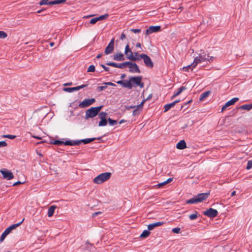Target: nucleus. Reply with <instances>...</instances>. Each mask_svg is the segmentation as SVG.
Instances as JSON below:
<instances>
[{
  "label": "nucleus",
  "mask_w": 252,
  "mask_h": 252,
  "mask_svg": "<svg viewBox=\"0 0 252 252\" xmlns=\"http://www.w3.org/2000/svg\"><path fill=\"white\" fill-rule=\"evenodd\" d=\"M197 218V212L195 211V214H191L189 216V218L191 220H195Z\"/></svg>",
  "instance_id": "obj_39"
},
{
  "label": "nucleus",
  "mask_w": 252,
  "mask_h": 252,
  "mask_svg": "<svg viewBox=\"0 0 252 252\" xmlns=\"http://www.w3.org/2000/svg\"><path fill=\"white\" fill-rule=\"evenodd\" d=\"M106 88H107V86L106 85H105L104 86H99L97 88V90L99 91H103V90L106 89Z\"/></svg>",
  "instance_id": "obj_52"
},
{
  "label": "nucleus",
  "mask_w": 252,
  "mask_h": 252,
  "mask_svg": "<svg viewBox=\"0 0 252 252\" xmlns=\"http://www.w3.org/2000/svg\"><path fill=\"white\" fill-rule=\"evenodd\" d=\"M161 27L160 26H150L145 31V34L146 35L151 34L154 32H157L160 30Z\"/></svg>",
  "instance_id": "obj_13"
},
{
  "label": "nucleus",
  "mask_w": 252,
  "mask_h": 252,
  "mask_svg": "<svg viewBox=\"0 0 252 252\" xmlns=\"http://www.w3.org/2000/svg\"><path fill=\"white\" fill-rule=\"evenodd\" d=\"M46 10V8H42L37 11V13H41L44 11H45Z\"/></svg>",
  "instance_id": "obj_58"
},
{
  "label": "nucleus",
  "mask_w": 252,
  "mask_h": 252,
  "mask_svg": "<svg viewBox=\"0 0 252 252\" xmlns=\"http://www.w3.org/2000/svg\"><path fill=\"white\" fill-rule=\"evenodd\" d=\"M63 90L68 93H72L74 91H77L76 87L72 88H63Z\"/></svg>",
  "instance_id": "obj_34"
},
{
  "label": "nucleus",
  "mask_w": 252,
  "mask_h": 252,
  "mask_svg": "<svg viewBox=\"0 0 252 252\" xmlns=\"http://www.w3.org/2000/svg\"><path fill=\"white\" fill-rule=\"evenodd\" d=\"M95 101L94 98L85 99L80 102L78 106L80 108H86L93 104Z\"/></svg>",
  "instance_id": "obj_9"
},
{
  "label": "nucleus",
  "mask_w": 252,
  "mask_h": 252,
  "mask_svg": "<svg viewBox=\"0 0 252 252\" xmlns=\"http://www.w3.org/2000/svg\"><path fill=\"white\" fill-rule=\"evenodd\" d=\"M7 36V34L5 32L0 31V38L4 39Z\"/></svg>",
  "instance_id": "obj_40"
},
{
  "label": "nucleus",
  "mask_w": 252,
  "mask_h": 252,
  "mask_svg": "<svg viewBox=\"0 0 252 252\" xmlns=\"http://www.w3.org/2000/svg\"><path fill=\"white\" fill-rule=\"evenodd\" d=\"M140 54H138L137 53H134V56H133L134 58L136 59V61H139L140 59H142L140 57Z\"/></svg>",
  "instance_id": "obj_49"
},
{
  "label": "nucleus",
  "mask_w": 252,
  "mask_h": 252,
  "mask_svg": "<svg viewBox=\"0 0 252 252\" xmlns=\"http://www.w3.org/2000/svg\"><path fill=\"white\" fill-rule=\"evenodd\" d=\"M187 89V88L185 86H181L180 87L176 92L174 93V95L172 96V98H173L174 97L179 95L183 91L186 90Z\"/></svg>",
  "instance_id": "obj_23"
},
{
  "label": "nucleus",
  "mask_w": 252,
  "mask_h": 252,
  "mask_svg": "<svg viewBox=\"0 0 252 252\" xmlns=\"http://www.w3.org/2000/svg\"><path fill=\"white\" fill-rule=\"evenodd\" d=\"M129 67V71L131 73H140L141 71L138 65L134 63L131 62H126V67Z\"/></svg>",
  "instance_id": "obj_6"
},
{
  "label": "nucleus",
  "mask_w": 252,
  "mask_h": 252,
  "mask_svg": "<svg viewBox=\"0 0 252 252\" xmlns=\"http://www.w3.org/2000/svg\"><path fill=\"white\" fill-rule=\"evenodd\" d=\"M139 109L140 108H137V107L135 108L134 110L133 111L132 115L133 116H136L139 113Z\"/></svg>",
  "instance_id": "obj_42"
},
{
  "label": "nucleus",
  "mask_w": 252,
  "mask_h": 252,
  "mask_svg": "<svg viewBox=\"0 0 252 252\" xmlns=\"http://www.w3.org/2000/svg\"><path fill=\"white\" fill-rule=\"evenodd\" d=\"M64 142H63V141L59 140H55L52 142V143L54 145L60 146L62 144H64Z\"/></svg>",
  "instance_id": "obj_37"
},
{
  "label": "nucleus",
  "mask_w": 252,
  "mask_h": 252,
  "mask_svg": "<svg viewBox=\"0 0 252 252\" xmlns=\"http://www.w3.org/2000/svg\"><path fill=\"white\" fill-rule=\"evenodd\" d=\"M239 100V98L238 97H234L231 100L228 101L225 103V104L222 106L221 108V111H224L227 107H228L229 106H231L233 104H234L235 102H236Z\"/></svg>",
  "instance_id": "obj_16"
},
{
  "label": "nucleus",
  "mask_w": 252,
  "mask_h": 252,
  "mask_svg": "<svg viewBox=\"0 0 252 252\" xmlns=\"http://www.w3.org/2000/svg\"><path fill=\"white\" fill-rule=\"evenodd\" d=\"M173 180V178H168L167 180H166L164 182H163L162 183H158L157 186L160 188L169 183H170V182H171Z\"/></svg>",
  "instance_id": "obj_32"
},
{
  "label": "nucleus",
  "mask_w": 252,
  "mask_h": 252,
  "mask_svg": "<svg viewBox=\"0 0 252 252\" xmlns=\"http://www.w3.org/2000/svg\"><path fill=\"white\" fill-rule=\"evenodd\" d=\"M209 57V55H207L204 53H200L198 55V58H200L202 62L207 61V58Z\"/></svg>",
  "instance_id": "obj_26"
},
{
  "label": "nucleus",
  "mask_w": 252,
  "mask_h": 252,
  "mask_svg": "<svg viewBox=\"0 0 252 252\" xmlns=\"http://www.w3.org/2000/svg\"><path fill=\"white\" fill-rule=\"evenodd\" d=\"M202 62L201 61L199 58L196 57L194 58L193 62L192 63V68H194L196 65L199 63H202Z\"/></svg>",
  "instance_id": "obj_27"
},
{
  "label": "nucleus",
  "mask_w": 252,
  "mask_h": 252,
  "mask_svg": "<svg viewBox=\"0 0 252 252\" xmlns=\"http://www.w3.org/2000/svg\"><path fill=\"white\" fill-rule=\"evenodd\" d=\"M130 31L133 33H137L141 32V29H130Z\"/></svg>",
  "instance_id": "obj_48"
},
{
  "label": "nucleus",
  "mask_w": 252,
  "mask_h": 252,
  "mask_svg": "<svg viewBox=\"0 0 252 252\" xmlns=\"http://www.w3.org/2000/svg\"><path fill=\"white\" fill-rule=\"evenodd\" d=\"M56 208V206L54 205H52L49 208L47 213L49 217H51L53 215Z\"/></svg>",
  "instance_id": "obj_25"
},
{
  "label": "nucleus",
  "mask_w": 252,
  "mask_h": 252,
  "mask_svg": "<svg viewBox=\"0 0 252 252\" xmlns=\"http://www.w3.org/2000/svg\"><path fill=\"white\" fill-rule=\"evenodd\" d=\"M100 138H101V137H98L97 138H86V139H81V140H80V141H81V143H83L84 144H87L91 143V142L94 141L95 139L99 140Z\"/></svg>",
  "instance_id": "obj_22"
},
{
  "label": "nucleus",
  "mask_w": 252,
  "mask_h": 252,
  "mask_svg": "<svg viewBox=\"0 0 252 252\" xmlns=\"http://www.w3.org/2000/svg\"><path fill=\"white\" fill-rule=\"evenodd\" d=\"M209 194V192L199 193L196 196L187 200L186 201V203L187 204H194L201 202L202 201L206 200Z\"/></svg>",
  "instance_id": "obj_1"
},
{
  "label": "nucleus",
  "mask_w": 252,
  "mask_h": 252,
  "mask_svg": "<svg viewBox=\"0 0 252 252\" xmlns=\"http://www.w3.org/2000/svg\"><path fill=\"white\" fill-rule=\"evenodd\" d=\"M203 214L210 218H213L218 215V212L217 210L210 208L209 209L203 212Z\"/></svg>",
  "instance_id": "obj_11"
},
{
  "label": "nucleus",
  "mask_w": 252,
  "mask_h": 252,
  "mask_svg": "<svg viewBox=\"0 0 252 252\" xmlns=\"http://www.w3.org/2000/svg\"><path fill=\"white\" fill-rule=\"evenodd\" d=\"M101 214V212H95L93 214V217H94V216H96L97 215H98V214Z\"/></svg>",
  "instance_id": "obj_60"
},
{
  "label": "nucleus",
  "mask_w": 252,
  "mask_h": 252,
  "mask_svg": "<svg viewBox=\"0 0 252 252\" xmlns=\"http://www.w3.org/2000/svg\"><path fill=\"white\" fill-rule=\"evenodd\" d=\"M24 220L25 219L24 218L21 221L17 223L13 224L10 225V226L8 227L1 235L0 238V241L1 242H2L4 240L6 236L8 235L12 230L15 229L16 227L20 225L23 223Z\"/></svg>",
  "instance_id": "obj_5"
},
{
  "label": "nucleus",
  "mask_w": 252,
  "mask_h": 252,
  "mask_svg": "<svg viewBox=\"0 0 252 252\" xmlns=\"http://www.w3.org/2000/svg\"><path fill=\"white\" fill-rule=\"evenodd\" d=\"M111 176V173L110 172L102 173L95 177L93 180V182L95 184H101L109 180Z\"/></svg>",
  "instance_id": "obj_4"
},
{
  "label": "nucleus",
  "mask_w": 252,
  "mask_h": 252,
  "mask_svg": "<svg viewBox=\"0 0 252 252\" xmlns=\"http://www.w3.org/2000/svg\"><path fill=\"white\" fill-rule=\"evenodd\" d=\"M149 230H145L143 231V232L140 235V237L141 238H146L148 237L150 234V232Z\"/></svg>",
  "instance_id": "obj_33"
},
{
  "label": "nucleus",
  "mask_w": 252,
  "mask_h": 252,
  "mask_svg": "<svg viewBox=\"0 0 252 252\" xmlns=\"http://www.w3.org/2000/svg\"><path fill=\"white\" fill-rule=\"evenodd\" d=\"M108 122L109 125L111 126H115L118 124V121L117 120H112L110 118L108 119Z\"/></svg>",
  "instance_id": "obj_35"
},
{
  "label": "nucleus",
  "mask_w": 252,
  "mask_h": 252,
  "mask_svg": "<svg viewBox=\"0 0 252 252\" xmlns=\"http://www.w3.org/2000/svg\"><path fill=\"white\" fill-rule=\"evenodd\" d=\"M183 69L185 71H189V69L192 70L193 68H192V63L191 64L188 65L187 66L183 67Z\"/></svg>",
  "instance_id": "obj_38"
},
{
  "label": "nucleus",
  "mask_w": 252,
  "mask_h": 252,
  "mask_svg": "<svg viewBox=\"0 0 252 252\" xmlns=\"http://www.w3.org/2000/svg\"><path fill=\"white\" fill-rule=\"evenodd\" d=\"M52 0L49 1V0H41L39 2L40 5H54V3H52Z\"/></svg>",
  "instance_id": "obj_30"
},
{
  "label": "nucleus",
  "mask_w": 252,
  "mask_h": 252,
  "mask_svg": "<svg viewBox=\"0 0 252 252\" xmlns=\"http://www.w3.org/2000/svg\"><path fill=\"white\" fill-rule=\"evenodd\" d=\"M211 94V91H206L202 93L200 96L199 100L200 101L203 100L206 97H207Z\"/></svg>",
  "instance_id": "obj_28"
},
{
  "label": "nucleus",
  "mask_w": 252,
  "mask_h": 252,
  "mask_svg": "<svg viewBox=\"0 0 252 252\" xmlns=\"http://www.w3.org/2000/svg\"><path fill=\"white\" fill-rule=\"evenodd\" d=\"M180 228H179V227H175L172 229V232H173L174 233H176V234L179 233L180 232Z\"/></svg>",
  "instance_id": "obj_51"
},
{
  "label": "nucleus",
  "mask_w": 252,
  "mask_h": 252,
  "mask_svg": "<svg viewBox=\"0 0 252 252\" xmlns=\"http://www.w3.org/2000/svg\"><path fill=\"white\" fill-rule=\"evenodd\" d=\"M252 108V104H244L240 106V109L249 111Z\"/></svg>",
  "instance_id": "obj_29"
},
{
  "label": "nucleus",
  "mask_w": 252,
  "mask_h": 252,
  "mask_svg": "<svg viewBox=\"0 0 252 252\" xmlns=\"http://www.w3.org/2000/svg\"><path fill=\"white\" fill-rule=\"evenodd\" d=\"M100 66L104 69V70L106 71H109L110 68L109 67L105 66L103 64H101Z\"/></svg>",
  "instance_id": "obj_53"
},
{
  "label": "nucleus",
  "mask_w": 252,
  "mask_h": 252,
  "mask_svg": "<svg viewBox=\"0 0 252 252\" xmlns=\"http://www.w3.org/2000/svg\"><path fill=\"white\" fill-rule=\"evenodd\" d=\"M163 223L164 222L162 221H158L153 223H151L148 225V229L149 230H152L155 227L162 225Z\"/></svg>",
  "instance_id": "obj_19"
},
{
  "label": "nucleus",
  "mask_w": 252,
  "mask_h": 252,
  "mask_svg": "<svg viewBox=\"0 0 252 252\" xmlns=\"http://www.w3.org/2000/svg\"><path fill=\"white\" fill-rule=\"evenodd\" d=\"M252 167V160H249L247 163L246 169L248 170L250 169Z\"/></svg>",
  "instance_id": "obj_43"
},
{
  "label": "nucleus",
  "mask_w": 252,
  "mask_h": 252,
  "mask_svg": "<svg viewBox=\"0 0 252 252\" xmlns=\"http://www.w3.org/2000/svg\"><path fill=\"white\" fill-rule=\"evenodd\" d=\"M0 172L3 176V178L5 179L10 180L14 178V176L12 172L5 168L1 169Z\"/></svg>",
  "instance_id": "obj_10"
},
{
  "label": "nucleus",
  "mask_w": 252,
  "mask_h": 252,
  "mask_svg": "<svg viewBox=\"0 0 252 252\" xmlns=\"http://www.w3.org/2000/svg\"><path fill=\"white\" fill-rule=\"evenodd\" d=\"M136 47H137V48H140L141 47V44L139 42L137 43L136 44Z\"/></svg>",
  "instance_id": "obj_62"
},
{
  "label": "nucleus",
  "mask_w": 252,
  "mask_h": 252,
  "mask_svg": "<svg viewBox=\"0 0 252 252\" xmlns=\"http://www.w3.org/2000/svg\"><path fill=\"white\" fill-rule=\"evenodd\" d=\"M104 84L105 85H106L107 86L108 85V86H116V85L114 83H112L111 82H105V83H104Z\"/></svg>",
  "instance_id": "obj_56"
},
{
  "label": "nucleus",
  "mask_w": 252,
  "mask_h": 252,
  "mask_svg": "<svg viewBox=\"0 0 252 252\" xmlns=\"http://www.w3.org/2000/svg\"><path fill=\"white\" fill-rule=\"evenodd\" d=\"M113 59L116 61H123L125 60L124 54L121 52L117 53L113 56Z\"/></svg>",
  "instance_id": "obj_18"
},
{
  "label": "nucleus",
  "mask_w": 252,
  "mask_h": 252,
  "mask_svg": "<svg viewBox=\"0 0 252 252\" xmlns=\"http://www.w3.org/2000/svg\"><path fill=\"white\" fill-rule=\"evenodd\" d=\"M214 60V57L212 56H209V58H207V61L209 62L213 61Z\"/></svg>",
  "instance_id": "obj_57"
},
{
  "label": "nucleus",
  "mask_w": 252,
  "mask_h": 252,
  "mask_svg": "<svg viewBox=\"0 0 252 252\" xmlns=\"http://www.w3.org/2000/svg\"><path fill=\"white\" fill-rule=\"evenodd\" d=\"M126 62H123L122 63H113V62H107L106 63V64L107 65H109V66H113V67H117V68H121V69L125 68L126 67Z\"/></svg>",
  "instance_id": "obj_15"
},
{
  "label": "nucleus",
  "mask_w": 252,
  "mask_h": 252,
  "mask_svg": "<svg viewBox=\"0 0 252 252\" xmlns=\"http://www.w3.org/2000/svg\"><path fill=\"white\" fill-rule=\"evenodd\" d=\"M103 105L97 107H92L87 110L85 112V119L88 120L89 118H93L99 114V112Z\"/></svg>",
  "instance_id": "obj_3"
},
{
  "label": "nucleus",
  "mask_w": 252,
  "mask_h": 252,
  "mask_svg": "<svg viewBox=\"0 0 252 252\" xmlns=\"http://www.w3.org/2000/svg\"><path fill=\"white\" fill-rule=\"evenodd\" d=\"M126 107V109H127V110H129L130 109H132V108H135L136 107V105H126L125 106Z\"/></svg>",
  "instance_id": "obj_55"
},
{
  "label": "nucleus",
  "mask_w": 252,
  "mask_h": 252,
  "mask_svg": "<svg viewBox=\"0 0 252 252\" xmlns=\"http://www.w3.org/2000/svg\"><path fill=\"white\" fill-rule=\"evenodd\" d=\"M95 248L93 246V245L90 243L88 242L86 243V246L85 247V250H87L88 252H91L93 251V250Z\"/></svg>",
  "instance_id": "obj_24"
},
{
  "label": "nucleus",
  "mask_w": 252,
  "mask_h": 252,
  "mask_svg": "<svg viewBox=\"0 0 252 252\" xmlns=\"http://www.w3.org/2000/svg\"><path fill=\"white\" fill-rule=\"evenodd\" d=\"M81 143L80 140H66L64 142V145L67 146H76Z\"/></svg>",
  "instance_id": "obj_17"
},
{
  "label": "nucleus",
  "mask_w": 252,
  "mask_h": 252,
  "mask_svg": "<svg viewBox=\"0 0 252 252\" xmlns=\"http://www.w3.org/2000/svg\"><path fill=\"white\" fill-rule=\"evenodd\" d=\"M186 147V143L184 140L180 141L176 145V148L179 150L184 149Z\"/></svg>",
  "instance_id": "obj_21"
},
{
  "label": "nucleus",
  "mask_w": 252,
  "mask_h": 252,
  "mask_svg": "<svg viewBox=\"0 0 252 252\" xmlns=\"http://www.w3.org/2000/svg\"><path fill=\"white\" fill-rule=\"evenodd\" d=\"M108 17V14H105L104 15H101V16L98 17L97 18H98V19L99 21V20H103L104 19H106Z\"/></svg>",
  "instance_id": "obj_44"
},
{
  "label": "nucleus",
  "mask_w": 252,
  "mask_h": 252,
  "mask_svg": "<svg viewBox=\"0 0 252 252\" xmlns=\"http://www.w3.org/2000/svg\"><path fill=\"white\" fill-rule=\"evenodd\" d=\"M175 105H174V103H173V102L170 103H168V104L165 105L164 106V112H167L170 108H171L172 107H173Z\"/></svg>",
  "instance_id": "obj_31"
},
{
  "label": "nucleus",
  "mask_w": 252,
  "mask_h": 252,
  "mask_svg": "<svg viewBox=\"0 0 252 252\" xmlns=\"http://www.w3.org/2000/svg\"><path fill=\"white\" fill-rule=\"evenodd\" d=\"M88 85V84H83L82 85L76 87V88L77 91H78L81 89H83V88L87 87Z\"/></svg>",
  "instance_id": "obj_50"
},
{
  "label": "nucleus",
  "mask_w": 252,
  "mask_h": 252,
  "mask_svg": "<svg viewBox=\"0 0 252 252\" xmlns=\"http://www.w3.org/2000/svg\"><path fill=\"white\" fill-rule=\"evenodd\" d=\"M146 101V99L143 100L140 104L136 105V107H137V108H140L141 110L143 107V104Z\"/></svg>",
  "instance_id": "obj_47"
},
{
  "label": "nucleus",
  "mask_w": 252,
  "mask_h": 252,
  "mask_svg": "<svg viewBox=\"0 0 252 252\" xmlns=\"http://www.w3.org/2000/svg\"><path fill=\"white\" fill-rule=\"evenodd\" d=\"M140 57L143 60L145 65L148 67L152 68L154 66V63L151 58L146 54H141Z\"/></svg>",
  "instance_id": "obj_8"
},
{
  "label": "nucleus",
  "mask_w": 252,
  "mask_h": 252,
  "mask_svg": "<svg viewBox=\"0 0 252 252\" xmlns=\"http://www.w3.org/2000/svg\"><path fill=\"white\" fill-rule=\"evenodd\" d=\"M118 84L121 85L124 88H126L128 89V87H131V84L130 82H128L127 80H119L116 82Z\"/></svg>",
  "instance_id": "obj_20"
},
{
  "label": "nucleus",
  "mask_w": 252,
  "mask_h": 252,
  "mask_svg": "<svg viewBox=\"0 0 252 252\" xmlns=\"http://www.w3.org/2000/svg\"><path fill=\"white\" fill-rule=\"evenodd\" d=\"M126 76V74H122L121 75V79H124V78H125Z\"/></svg>",
  "instance_id": "obj_63"
},
{
  "label": "nucleus",
  "mask_w": 252,
  "mask_h": 252,
  "mask_svg": "<svg viewBox=\"0 0 252 252\" xmlns=\"http://www.w3.org/2000/svg\"><path fill=\"white\" fill-rule=\"evenodd\" d=\"M7 146V144L5 141H0V147H3Z\"/></svg>",
  "instance_id": "obj_54"
},
{
  "label": "nucleus",
  "mask_w": 252,
  "mask_h": 252,
  "mask_svg": "<svg viewBox=\"0 0 252 252\" xmlns=\"http://www.w3.org/2000/svg\"><path fill=\"white\" fill-rule=\"evenodd\" d=\"M66 0H52V3H54V5L55 4H60L61 3H64L65 2Z\"/></svg>",
  "instance_id": "obj_36"
},
{
  "label": "nucleus",
  "mask_w": 252,
  "mask_h": 252,
  "mask_svg": "<svg viewBox=\"0 0 252 252\" xmlns=\"http://www.w3.org/2000/svg\"><path fill=\"white\" fill-rule=\"evenodd\" d=\"M107 113L105 112H101L98 114V117L100 119V122L98 123L99 126H106L107 124V121L106 117Z\"/></svg>",
  "instance_id": "obj_7"
},
{
  "label": "nucleus",
  "mask_w": 252,
  "mask_h": 252,
  "mask_svg": "<svg viewBox=\"0 0 252 252\" xmlns=\"http://www.w3.org/2000/svg\"><path fill=\"white\" fill-rule=\"evenodd\" d=\"M142 77L141 76L129 77V80L127 81L130 82L131 87H128V89H131L133 87H136L137 86H139L140 88H143L144 87V84L142 82Z\"/></svg>",
  "instance_id": "obj_2"
},
{
  "label": "nucleus",
  "mask_w": 252,
  "mask_h": 252,
  "mask_svg": "<svg viewBox=\"0 0 252 252\" xmlns=\"http://www.w3.org/2000/svg\"><path fill=\"white\" fill-rule=\"evenodd\" d=\"M125 54L126 56L127 59L132 61H136V59L134 58L133 53L129 49L128 44H127L125 47Z\"/></svg>",
  "instance_id": "obj_12"
},
{
  "label": "nucleus",
  "mask_w": 252,
  "mask_h": 252,
  "mask_svg": "<svg viewBox=\"0 0 252 252\" xmlns=\"http://www.w3.org/2000/svg\"><path fill=\"white\" fill-rule=\"evenodd\" d=\"M95 71V66L94 65H91L88 68L87 72H94Z\"/></svg>",
  "instance_id": "obj_41"
},
{
  "label": "nucleus",
  "mask_w": 252,
  "mask_h": 252,
  "mask_svg": "<svg viewBox=\"0 0 252 252\" xmlns=\"http://www.w3.org/2000/svg\"><path fill=\"white\" fill-rule=\"evenodd\" d=\"M152 97V94H150L149 95V96L147 97L146 99H145L146 100L150 99Z\"/></svg>",
  "instance_id": "obj_61"
},
{
  "label": "nucleus",
  "mask_w": 252,
  "mask_h": 252,
  "mask_svg": "<svg viewBox=\"0 0 252 252\" xmlns=\"http://www.w3.org/2000/svg\"><path fill=\"white\" fill-rule=\"evenodd\" d=\"M21 184V182H20V181H18V182H15V183H14L13 185L14 186L17 185H18V184Z\"/></svg>",
  "instance_id": "obj_64"
},
{
  "label": "nucleus",
  "mask_w": 252,
  "mask_h": 252,
  "mask_svg": "<svg viewBox=\"0 0 252 252\" xmlns=\"http://www.w3.org/2000/svg\"><path fill=\"white\" fill-rule=\"evenodd\" d=\"M114 38H112L110 42L109 43L108 45L107 46L106 48L105 49L104 53L106 55H108L111 53L114 50Z\"/></svg>",
  "instance_id": "obj_14"
},
{
  "label": "nucleus",
  "mask_w": 252,
  "mask_h": 252,
  "mask_svg": "<svg viewBox=\"0 0 252 252\" xmlns=\"http://www.w3.org/2000/svg\"><path fill=\"white\" fill-rule=\"evenodd\" d=\"M97 21H98V18H97V17H95V18H92V19L90 20V23L91 24H95V23H96Z\"/></svg>",
  "instance_id": "obj_45"
},
{
  "label": "nucleus",
  "mask_w": 252,
  "mask_h": 252,
  "mask_svg": "<svg viewBox=\"0 0 252 252\" xmlns=\"http://www.w3.org/2000/svg\"><path fill=\"white\" fill-rule=\"evenodd\" d=\"M3 136L4 137H6V138H9L10 139H14L16 137L15 135H10V134L4 135Z\"/></svg>",
  "instance_id": "obj_46"
},
{
  "label": "nucleus",
  "mask_w": 252,
  "mask_h": 252,
  "mask_svg": "<svg viewBox=\"0 0 252 252\" xmlns=\"http://www.w3.org/2000/svg\"><path fill=\"white\" fill-rule=\"evenodd\" d=\"M126 35L124 33L121 34V37H120V38L121 40H124L125 38H126Z\"/></svg>",
  "instance_id": "obj_59"
}]
</instances>
